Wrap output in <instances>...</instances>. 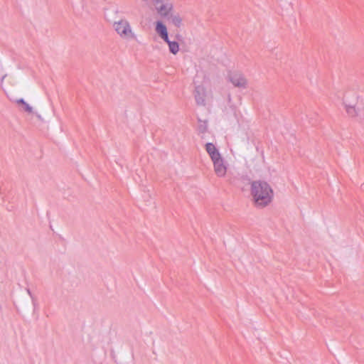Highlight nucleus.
I'll return each instance as SVG.
<instances>
[{
  "label": "nucleus",
  "mask_w": 364,
  "mask_h": 364,
  "mask_svg": "<svg viewBox=\"0 0 364 364\" xmlns=\"http://www.w3.org/2000/svg\"><path fill=\"white\" fill-rule=\"evenodd\" d=\"M155 31L156 33L165 41L168 42V34L167 28L162 21H158L156 22Z\"/></svg>",
  "instance_id": "nucleus-8"
},
{
  "label": "nucleus",
  "mask_w": 364,
  "mask_h": 364,
  "mask_svg": "<svg viewBox=\"0 0 364 364\" xmlns=\"http://www.w3.org/2000/svg\"><path fill=\"white\" fill-rule=\"evenodd\" d=\"M22 109L27 113H33V107L30 106L26 102L21 105Z\"/></svg>",
  "instance_id": "nucleus-12"
},
{
  "label": "nucleus",
  "mask_w": 364,
  "mask_h": 364,
  "mask_svg": "<svg viewBox=\"0 0 364 364\" xmlns=\"http://www.w3.org/2000/svg\"><path fill=\"white\" fill-rule=\"evenodd\" d=\"M26 292L28 293V294L30 296V297L31 298L32 301H34V297H33L31 290L29 289H26Z\"/></svg>",
  "instance_id": "nucleus-14"
},
{
  "label": "nucleus",
  "mask_w": 364,
  "mask_h": 364,
  "mask_svg": "<svg viewBox=\"0 0 364 364\" xmlns=\"http://www.w3.org/2000/svg\"><path fill=\"white\" fill-rule=\"evenodd\" d=\"M154 6L157 14L165 19H167L173 11V4L171 1L156 4Z\"/></svg>",
  "instance_id": "nucleus-5"
},
{
  "label": "nucleus",
  "mask_w": 364,
  "mask_h": 364,
  "mask_svg": "<svg viewBox=\"0 0 364 364\" xmlns=\"http://www.w3.org/2000/svg\"><path fill=\"white\" fill-rule=\"evenodd\" d=\"M113 27L117 33L124 40H135L136 36L132 31V28L126 19H121L118 21H115L113 24Z\"/></svg>",
  "instance_id": "nucleus-3"
},
{
  "label": "nucleus",
  "mask_w": 364,
  "mask_h": 364,
  "mask_svg": "<svg viewBox=\"0 0 364 364\" xmlns=\"http://www.w3.org/2000/svg\"><path fill=\"white\" fill-rule=\"evenodd\" d=\"M168 45L169 51L176 55L179 50V45L176 41H171L169 38H168V42H166Z\"/></svg>",
  "instance_id": "nucleus-11"
},
{
  "label": "nucleus",
  "mask_w": 364,
  "mask_h": 364,
  "mask_svg": "<svg viewBox=\"0 0 364 364\" xmlns=\"http://www.w3.org/2000/svg\"><path fill=\"white\" fill-rule=\"evenodd\" d=\"M228 79L236 87L245 89L247 86V81L243 74L240 72H230Z\"/></svg>",
  "instance_id": "nucleus-4"
},
{
  "label": "nucleus",
  "mask_w": 364,
  "mask_h": 364,
  "mask_svg": "<svg viewBox=\"0 0 364 364\" xmlns=\"http://www.w3.org/2000/svg\"><path fill=\"white\" fill-rule=\"evenodd\" d=\"M6 75H4L2 78H1V81H3L4 80V78L6 77Z\"/></svg>",
  "instance_id": "nucleus-16"
},
{
  "label": "nucleus",
  "mask_w": 364,
  "mask_h": 364,
  "mask_svg": "<svg viewBox=\"0 0 364 364\" xmlns=\"http://www.w3.org/2000/svg\"><path fill=\"white\" fill-rule=\"evenodd\" d=\"M169 21L174 26L180 28L183 24V18L178 13H171L169 17L166 19Z\"/></svg>",
  "instance_id": "nucleus-9"
},
{
  "label": "nucleus",
  "mask_w": 364,
  "mask_h": 364,
  "mask_svg": "<svg viewBox=\"0 0 364 364\" xmlns=\"http://www.w3.org/2000/svg\"><path fill=\"white\" fill-rule=\"evenodd\" d=\"M205 150L209 154L211 160H213L221 156L219 151L213 143H207L205 144Z\"/></svg>",
  "instance_id": "nucleus-10"
},
{
  "label": "nucleus",
  "mask_w": 364,
  "mask_h": 364,
  "mask_svg": "<svg viewBox=\"0 0 364 364\" xmlns=\"http://www.w3.org/2000/svg\"><path fill=\"white\" fill-rule=\"evenodd\" d=\"M15 102L18 105H23L24 103H25V100L22 98L21 99H17L15 100Z\"/></svg>",
  "instance_id": "nucleus-13"
},
{
  "label": "nucleus",
  "mask_w": 364,
  "mask_h": 364,
  "mask_svg": "<svg viewBox=\"0 0 364 364\" xmlns=\"http://www.w3.org/2000/svg\"><path fill=\"white\" fill-rule=\"evenodd\" d=\"M205 89L201 85L196 86L194 91V97L198 105H205Z\"/></svg>",
  "instance_id": "nucleus-7"
},
{
  "label": "nucleus",
  "mask_w": 364,
  "mask_h": 364,
  "mask_svg": "<svg viewBox=\"0 0 364 364\" xmlns=\"http://www.w3.org/2000/svg\"><path fill=\"white\" fill-rule=\"evenodd\" d=\"M251 195L257 207L264 208L272 202L274 193L267 182L254 181L251 183Z\"/></svg>",
  "instance_id": "nucleus-2"
},
{
  "label": "nucleus",
  "mask_w": 364,
  "mask_h": 364,
  "mask_svg": "<svg viewBox=\"0 0 364 364\" xmlns=\"http://www.w3.org/2000/svg\"><path fill=\"white\" fill-rule=\"evenodd\" d=\"M200 131H201L202 132H204L205 131V127H202V126H201V127H200Z\"/></svg>",
  "instance_id": "nucleus-15"
},
{
  "label": "nucleus",
  "mask_w": 364,
  "mask_h": 364,
  "mask_svg": "<svg viewBox=\"0 0 364 364\" xmlns=\"http://www.w3.org/2000/svg\"><path fill=\"white\" fill-rule=\"evenodd\" d=\"M214 166V171L215 174L219 177H223L225 175L227 167L224 164L223 159L220 156L212 160Z\"/></svg>",
  "instance_id": "nucleus-6"
},
{
  "label": "nucleus",
  "mask_w": 364,
  "mask_h": 364,
  "mask_svg": "<svg viewBox=\"0 0 364 364\" xmlns=\"http://www.w3.org/2000/svg\"><path fill=\"white\" fill-rule=\"evenodd\" d=\"M348 116L364 125V98L353 92H347L343 102Z\"/></svg>",
  "instance_id": "nucleus-1"
}]
</instances>
